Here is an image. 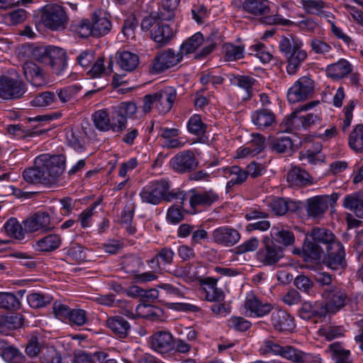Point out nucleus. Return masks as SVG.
<instances>
[{
	"instance_id": "31",
	"label": "nucleus",
	"mask_w": 363,
	"mask_h": 363,
	"mask_svg": "<svg viewBox=\"0 0 363 363\" xmlns=\"http://www.w3.org/2000/svg\"><path fill=\"white\" fill-rule=\"evenodd\" d=\"M287 182L291 186H303L311 184V177L304 169L294 167L287 174Z\"/></svg>"
},
{
	"instance_id": "61",
	"label": "nucleus",
	"mask_w": 363,
	"mask_h": 363,
	"mask_svg": "<svg viewBox=\"0 0 363 363\" xmlns=\"http://www.w3.org/2000/svg\"><path fill=\"white\" fill-rule=\"evenodd\" d=\"M301 3L305 11L313 15H318L325 6L322 0H301Z\"/></svg>"
},
{
	"instance_id": "12",
	"label": "nucleus",
	"mask_w": 363,
	"mask_h": 363,
	"mask_svg": "<svg viewBox=\"0 0 363 363\" xmlns=\"http://www.w3.org/2000/svg\"><path fill=\"white\" fill-rule=\"evenodd\" d=\"M199 291L205 300L211 302H220L224 300L225 294L217 287V279L212 277H201L199 279Z\"/></svg>"
},
{
	"instance_id": "13",
	"label": "nucleus",
	"mask_w": 363,
	"mask_h": 363,
	"mask_svg": "<svg viewBox=\"0 0 363 363\" xmlns=\"http://www.w3.org/2000/svg\"><path fill=\"white\" fill-rule=\"evenodd\" d=\"M257 257L258 261L264 265H273L284 257V250L282 247L277 245L275 242L268 241L264 247L258 251Z\"/></svg>"
},
{
	"instance_id": "37",
	"label": "nucleus",
	"mask_w": 363,
	"mask_h": 363,
	"mask_svg": "<svg viewBox=\"0 0 363 363\" xmlns=\"http://www.w3.org/2000/svg\"><path fill=\"white\" fill-rule=\"evenodd\" d=\"M150 35L154 41L164 45L172 38L173 32L168 25L158 21L157 25L151 29Z\"/></svg>"
},
{
	"instance_id": "3",
	"label": "nucleus",
	"mask_w": 363,
	"mask_h": 363,
	"mask_svg": "<svg viewBox=\"0 0 363 363\" xmlns=\"http://www.w3.org/2000/svg\"><path fill=\"white\" fill-rule=\"evenodd\" d=\"M32 56L36 61L50 66L58 77L65 78L69 76L67 55L62 48L55 46L37 47L33 50Z\"/></svg>"
},
{
	"instance_id": "28",
	"label": "nucleus",
	"mask_w": 363,
	"mask_h": 363,
	"mask_svg": "<svg viewBox=\"0 0 363 363\" xmlns=\"http://www.w3.org/2000/svg\"><path fill=\"white\" fill-rule=\"evenodd\" d=\"M23 74L26 79L33 86H40L44 83V76L41 69L34 62L28 61L23 65Z\"/></svg>"
},
{
	"instance_id": "43",
	"label": "nucleus",
	"mask_w": 363,
	"mask_h": 363,
	"mask_svg": "<svg viewBox=\"0 0 363 363\" xmlns=\"http://www.w3.org/2000/svg\"><path fill=\"white\" fill-rule=\"evenodd\" d=\"M343 206L353 211L359 218H363V199L357 194H350L345 196Z\"/></svg>"
},
{
	"instance_id": "54",
	"label": "nucleus",
	"mask_w": 363,
	"mask_h": 363,
	"mask_svg": "<svg viewBox=\"0 0 363 363\" xmlns=\"http://www.w3.org/2000/svg\"><path fill=\"white\" fill-rule=\"evenodd\" d=\"M18 298L12 293L0 292V308L7 310H16L20 308Z\"/></svg>"
},
{
	"instance_id": "58",
	"label": "nucleus",
	"mask_w": 363,
	"mask_h": 363,
	"mask_svg": "<svg viewBox=\"0 0 363 363\" xmlns=\"http://www.w3.org/2000/svg\"><path fill=\"white\" fill-rule=\"evenodd\" d=\"M126 123V119L113 109L111 116L110 130H112L113 133H121L125 129Z\"/></svg>"
},
{
	"instance_id": "16",
	"label": "nucleus",
	"mask_w": 363,
	"mask_h": 363,
	"mask_svg": "<svg viewBox=\"0 0 363 363\" xmlns=\"http://www.w3.org/2000/svg\"><path fill=\"white\" fill-rule=\"evenodd\" d=\"M24 230L28 233L40 230L47 231L52 228L50 223V216L45 211H38L33 216L27 218L24 222Z\"/></svg>"
},
{
	"instance_id": "56",
	"label": "nucleus",
	"mask_w": 363,
	"mask_h": 363,
	"mask_svg": "<svg viewBox=\"0 0 363 363\" xmlns=\"http://www.w3.org/2000/svg\"><path fill=\"white\" fill-rule=\"evenodd\" d=\"M244 48L231 43H227L223 46V52L228 61L238 60L243 57Z\"/></svg>"
},
{
	"instance_id": "21",
	"label": "nucleus",
	"mask_w": 363,
	"mask_h": 363,
	"mask_svg": "<svg viewBox=\"0 0 363 363\" xmlns=\"http://www.w3.org/2000/svg\"><path fill=\"white\" fill-rule=\"evenodd\" d=\"M177 91L173 87H167L155 93L156 108L161 113L168 112L176 99Z\"/></svg>"
},
{
	"instance_id": "33",
	"label": "nucleus",
	"mask_w": 363,
	"mask_h": 363,
	"mask_svg": "<svg viewBox=\"0 0 363 363\" xmlns=\"http://www.w3.org/2000/svg\"><path fill=\"white\" fill-rule=\"evenodd\" d=\"M189 200L192 208L197 206H211L218 200V195L213 190H209L195 193L189 197Z\"/></svg>"
},
{
	"instance_id": "10",
	"label": "nucleus",
	"mask_w": 363,
	"mask_h": 363,
	"mask_svg": "<svg viewBox=\"0 0 363 363\" xmlns=\"http://www.w3.org/2000/svg\"><path fill=\"white\" fill-rule=\"evenodd\" d=\"M313 81L311 78H300L288 91L289 101L294 104L307 99L313 94Z\"/></svg>"
},
{
	"instance_id": "62",
	"label": "nucleus",
	"mask_w": 363,
	"mask_h": 363,
	"mask_svg": "<svg viewBox=\"0 0 363 363\" xmlns=\"http://www.w3.org/2000/svg\"><path fill=\"white\" fill-rule=\"evenodd\" d=\"M188 129L190 133L196 135H201L205 133L206 125L202 122L201 118L195 115L190 118L188 123Z\"/></svg>"
},
{
	"instance_id": "64",
	"label": "nucleus",
	"mask_w": 363,
	"mask_h": 363,
	"mask_svg": "<svg viewBox=\"0 0 363 363\" xmlns=\"http://www.w3.org/2000/svg\"><path fill=\"white\" fill-rule=\"evenodd\" d=\"M295 286L301 291L309 294L312 289L313 281L305 275H299L294 279Z\"/></svg>"
},
{
	"instance_id": "23",
	"label": "nucleus",
	"mask_w": 363,
	"mask_h": 363,
	"mask_svg": "<svg viewBox=\"0 0 363 363\" xmlns=\"http://www.w3.org/2000/svg\"><path fill=\"white\" fill-rule=\"evenodd\" d=\"M152 348L160 353H166L173 348V337L165 331L155 333L150 338Z\"/></svg>"
},
{
	"instance_id": "49",
	"label": "nucleus",
	"mask_w": 363,
	"mask_h": 363,
	"mask_svg": "<svg viewBox=\"0 0 363 363\" xmlns=\"http://www.w3.org/2000/svg\"><path fill=\"white\" fill-rule=\"evenodd\" d=\"M349 145L357 152L363 150V124L356 125L350 133Z\"/></svg>"
},
{
	"instance_id": "51",
	"label": "nucleus",
	"mask_w": 363,
	"mask_h": 363,
	"mask_svg": "<svg viewBox=\"0 0 363 363\" xmlns=\"http://www.w3.org/2000/svg\"><path fill=\"white\" fill-rule=\"evenodd\" d=\"M233 84L236 85L243 89L247 93V97L245 99H250L252 95V86L255 83V79L244 75H238L231 79Z\"/></svg>"
},
{
	"instance_id": "48",
	"label": "nucleus",
	"mask_w": 363,
	"mask_h": 363,
	"mask_svg": "<svg viewBox=\"0 0 363 363\" xmlns=\"http://www.w3.org/2000/svg\"><path fill=\"white\" fill-rule=\"evenodd\" d=\"M269 147L277 153H286L292 150L293 143L289 137H277L271 140Z\"/></svg>"
},
{
	"instance_id": "1",
	"label": "nucleus",
	"mask_w": 363,
	"mask_h": 363,
	"mask_svg": "<svg viewBox=\"0 0 363 363\" xmlns=\"http://www.w3.org/2000/svg\"><path fill=\"white\" fill-rule=\"evenodd\" d=\"M65 167L63 155H41L35 160L33 167L23 171V177L30 184H49L62 174Z\"/></svg>"
},
{
	"instance_id": "36",
	"label": "nucleus",
	"mask_w": 363,
	"mask_h": 363,
	"mask_svg": "<svg viewBox=\"0 0 363 363\" xmlns=\"http://www.w3.org/2000/svg\"><path fill=\"white\" fill-rule=\"evenodd\" d=\"M225 177H231L227 182L226 189H230L234 185L243 183L247 179V173L238 166L227 167L223 169Z\"/></svg>"
},
{
	"instance_id": "60",
	"label": "nucleus",
	"mask_w": 363,
	"mask_h": 363,
	"mask_svg": "<svg viewBox=\"0 0 363 363\" xmlns=\"http://www.w3.org/2000/svg\"><path fill=\"white\" fill-rule=\"evenodd\" d=\"M113 108L126 120L127 118L131 117L137 111L136 105L130 101L121 102L118 105L113 106Z\"/></svg>"
},
{
	"instance_id": "52",
	"label": "nucleus",
	"mask_w": 363,
	"mask_h": 363,
	"mask_svg": "<svg viewBox=\"0 0 363 363\" xmlns=\"http://www.w3.org/2000/svg\"><path fill=\"white\" fill-rule=\"evenodd\" d=\"M329 350L337 363H351L350 360V350H345L339 343L334 342L330 344L329 345Z\"/></svg>"
},
{
	"instance_id": "30",
	"label": "nucleus",
	"mask_w": 363,
	"mask_h": 363,
	"mask_svg": "<svg viewBox=\"0 0 363 363\" xmlns=\"http://www.w3.org/2000/svg\"><path fill=\"white\" fill-rule=\"evenodd\" d=\"M245 307L257 316H263L273 309L270 303H263L254 295L247 296L245 302Z\"/></svg>"
},
{
	"instance_id": "46",
	"label": "nucleus",
	"mask_w": 363,
	"mask_h": 363,
	"mask_svg": "<svg viewBox=\"0 0 363 363\" xmlns=\"http://www.w3.org/2000/svg\"><path fill=\"white\" fill-rule=\"evenodd\" d=\"M82 87L77 84L68 86L56 91V96L62 104H66L73 101L81 91Z\"/></svg>"
},
{
	"instance_id": "41",
	"label": "nucleus",
	"mask_w": 363,
	"mask_h": 363,
	"mask_svg": "<svg viewBox=\"0 0 363 363\" xmlns=\"http://www.w3.org/2000/svg\"><path fill=\"white\" fill-rule=\"evenodd\" d=\"M94 126L100 131L110 130L111 116L107 109H101L95 111L92 115Z\"/></svg>"
},
{
	"instance_id": "39",
	"label": "nucleus",
	"mask_w": 363,
	"mask_h": 363,
	"mask_svg": "<svg viewBox=\"0 0 363 363\" xmlns=\"http://www.w3.org/2000/svg\"><path fill=\"white\" fill-rule=\"evenodd\" d=\"M117 63L124 71L132 72L139 64L138 56L129 51H123L118 53Z\"/></svg>"
},
{
	"instance_id": "6",
	"label": "nucleus",
	"mask_w": 363,
	"mask_h": 363,
	"mask_svg": "<svg viewBox=\"0 0 363 363\" xmlns=\"http://www.w3.org/2000/svg\"><path fill=\"white\" fill-rule=\"evenodd\" d=\"M323 297L325 300V303H323V308L326 315L337 313L350 301L346 291L337 286L326 289L323 293Z\"/></svg>"
},
{
	"instance_id": "44",
	"label": "nucleus",
	"mask_w": 363,
	"mask_h": 363,
	"mask_svg": "<svg viewBox=\"0 0 363 363\" xmlns=\"http://www.w3.org/2000/svg\"><path fill=\"white\" fill-rule=\"evenodd\" d=\"M203 42V38L202 34L197 33L182 43L179 52L182 54V57L184 55L192 53L202 45Z\"/></svg>"
},
{
	"instance_id": "35",
	"label": "nucleus",
	"mask_w": 363,
	"mask_h": 363,
	"mask_svg": "<svg viewBox=\"0 0 363 363\" xmlns=\"http://www.w3.org/2000/svg\"><path fill=\"white\" fill-rule=\"evenodd\" d=\"M253 123L260 129H264L272 125L275 123L274 113L266 108H262L255 111L252 114Z\"/></svg>"
},
{
	"instance_id": "20",
	"label": "nucleus",
	"mask_w": 363,
	"mask_h": 363,
	"mask_svg": "<svg viewBox=\"0 0 363 363\" xmlns=\"http://www.w3.org/2000/svg\"><path fill=\"white\" fill-rule=\"evenodd\" d=\"M198 268L191 263H186L184 265H176L169 270L168 273L172 276L182 279L188 283L199 281L201 277L199 276Z\"/></svg>"
},
{
	"instance_id": "38",
	"label": "nucleus",
	"mask_w": 363,
	"mask_h": 363,
	"mask_svg": "<svg viewBox=\"0 0 363 363\" xmlns=\"http://www.w3.org/2000/svg\"><path fill=\"white\" fill-rule=\"evenodd\" d=\"M323 250L320 246L307 238L303 243L302 253L306 262L319 261L323 254Z\"/></svg>"
},
{
	"instance_id": "11",
	"label": "nucleus",
	"mask_w": 363,
	"mask_h": 363,
	"mask_svg": "<svg viewBox=\"0 0 363 363\" xmlns=\"http://www.w3.org/2000/svg\"><path fill=\"white\" fill-rule=\"evenodd\" d=\"M182 58V54L179 51L175 52L171 49L161 51L155 57L152 69L157 73L163 72L177 65Z\"/></svg>"
},
{
	"instance_id": "14",
	"label": "nucleus",
	"mask_w": 363,
	"mask_h": 363,
	"mask_svg": "<svg viewBox=\"0 0 363 363\" xmlns=\"http://www.w3.org/2000/svg\"><path fill=\"white\" fill-rule=\"evenodd\" d=\"M240 239L239 232L228 226L219 227L212 233V240L218 245L225 247H231L235 245Z\"/></svg>"
},
{
	"instance_id": "57",
	"label": "nucleus",
	"mask_w": 363,
	"mask_h": 363,
	"mask_svg": "<svg viewBox=\"0 0 363 363\" xmlns=\"http://www.w3.org/2000/svg\"><path fill=\"white\" fill-rule=\"evenodd\" d=\"M52 298L39 293H33L28 296L27 301L32 308H42L50 303Z\"/></svg>"
},
{
	"instance_id": "18",
	"label": "nucleus",
	"mask_w": 363,
	"mask_h": 363,
	"mask_svg": "<svg viewBox=\"0 0 363 363\" xmlns=\"http://www.w3.org/2000/svg\"><path fill=\"white\" fill-rule=\"evenodd\" d=\"M269 321L274 329L279 332L289 331L294 327L293 317L281 309H272Z\"/></svg>"
},
{
	"instance_id": "26",
	"label": "nucleus",
	"mask_w": 363,
	"mask_h": 363,
	"mask_svg": "<svg viewBox=\"0 0 363 363\" xmlns=\"http://www.w3.org/2000/svg\"><path fill=\"white\" fill-rule=\"evenodd\" d=\"M308 236L311 238V239L318 245L321 243L326 245L327 250L328 247H333V243L340 242L335 240V236L331 230L323 228H313L308 234Z\"/></svg>"
},
{
	"instance_id": "32",
	"label": "nucleus",
	"mask_w": 363,
	"mask_h": 363,
	"mask_svg": "<svg viewBox=\"0 0 363 363\" xmlns=\"http://www.w3.org/2000/svg\"><path fill=\"white\" fill-rule=\"evenodd\" d=\"M327 210L326 201L320 196H314L307 200L306 211L310 217L322 218Z\"/></svg>"
},
{
	"instance_id": "27",
	"label": "nucleus",
	"mask_w": 363,
	"mask_h": 363,
	"mask_svg": "<svg viewBox=\"0 0 363 363\" xmlns=\"http://www.w3.org/2000/svg\"><path fill=\"white\" fill-rule=\"evenodd\" d=\"M352 71V65L346 60L341 59L338 62L327 67L328 77L333 79H340Z\"/></svg>"
},
{
	"instance_id": "42",
	"label": "nucleus",
	"mask_w": 363,
	"mask_h": 363,
	"mask_svg": "<svg viewBox=\"0 0 363 363\" xmlns=\"http://www.w3.org/2000/svg\"><path fill=\"white\" fill-rule=\"evenodd\" d=\"M174 256V252L173 250L168 247H164L161 249L156 256L153 257L151 260L148 261L149 266L156 270L160 269V262L159 259L162 260L163 264H169L172 262Z\"/></svg>"
},
{
	"instance_id": "45",
	"label": "nucleus",
	"mask_w": 363,
	"mask_h": 363,
	"mask_svg": "<svg viewBox=\"0 0 363 363\" xmlns=\"http://www.w3.org/2000/svg\"><path fill=\"white\" fill-rule=\"evenodd\" d=\"M6 233L12 238L22 240L24 238V226L22 227L18 221L13 218L9 219L4 225Z\"/></svg>"
},
{
	"instance_id": "22",
	"label": "nucleus",
	"mask_w": 363,
	"mask_h": 363,
	"mask_svg": "<svg viewBox=\"0 0 363 363\" xmlns=\"http://www.w3.org/2000/svg\"><path fill=\"white\" fill-rule=\"evenodd\" d=\"M319 104L318 101H314L307 103L303 106H299L296 111L286 116L280 125L281 131L292 132L300 127L299 116L298 113L303 111H307L315 107Z\"/></svg>"
},
{
	"instance_id": "4",
	"label": "nucleus",
	"mask_w": 363,
	"mask_h": 363,
	"mask_svg": "<svg viewBox=\"0 0 363 363\" xmlns=\"http://www.w3.org/2000/svg\"><path fill=\"white\" fill-rule=\"evenodd\" d=\"M169 186L166 181L155 182L145 186L140 194L143 202L157 205L162 199L167 201L178 200V203L183 206L187 200V194L183 191H169Z\"/></svg>"
},
{
	"instance_id": "50",
	"label": "nucleus",
	"mask_w": 363,
	"mask_h": 363,
	"mask_svg": "<svg viewBox=\"0 0 363 363\" xmlns=\"http://www.w3.org/2000/svg\"><path fill=\"white\" fill-rule=\"evenodd\" d=\"M61 243V238L56 234L47 235L37 242L39 250L44 252L54 250L59 247Z\"/></svg>"
},
{
	"instance_id": "25",
	"label": "nucleus",
	"mask_w": 363,
	"mask_h": 363,
	"mask_svg": "<svg viewBox=\"0 0 363 363\" xmlns=\"http://www.w3.org/2000/svg\"><path fill=\"white\" fill-rule=\"evenodd\" d=\"M106 325L116 336L120 338L126 337L130 330V323L125 318L120 315L108 318Z\"/></svg>"
},
{
	"instance_id": "63",
	"label": "nucleus",
	"mask_w": 363,
	"mask_h": 363,
	"mask_svg": "<svg viewBox=\"0 0 363 363\" xmlns=\"http://www.w3.org/2000/svg\"><path fill=\"white\" fill-rule=\"evenodd\" d=\"M228 325L230 328L240 332L246 331L251 327V323L242 317H232L228 320Z\"/></svg>"
},
{
	"instance_id": "19",
	"label": "nucleus",
	"mask_w": 363,
	"mask_h": 363,
	"mask_svg": "<svg viewBox=\"0 0 363 363\" xmlns=\"http://www.w3.org/2000/svg\"><path fill=\"white\" fill-rule=\"evenodd\" d=\"M328 257L325 260L327 266L333 270L344 269L345 266V250L342 245L333 243V246L328 247Z\"/></svg>"
},
{
	"instance_id": "53",
	"label": "nucleus",
	"mask_w": 363,
	"mask_h": 363,
	"mask_svg": "<svg viewBox=\"0 0 363 363\" xmlns=\"http://www.w3.org/2000/svg\"><path fill=\"white\" fill-rule=\"evenodd\" d=\"M55 101L56 94L48 91L36 95L30 104L35 107H45L52 105Z\"/></svg>"
},
{
	"instance_id": "9",
	"label": "nucleus",
	"mask_w": 363,
	"mask_h": 363,
	"mask_svg": "<svg viewBox=\"0 0 363 363\" xmlns=\"http://www.w3.org/2000/svg\"><path fill=\"white\" fill-rule=\"evenodd\" d=\"M174 172L184 174L191 172L199 166V161L191 150H185L175 155L169 161Z\"/></svg>"
},
{
	"instance_id": "24",
	"label": "nucleus",
	"mask_w": 363,
	"mask_h": 363,
	"mask_svg": "<svg viewBox=\"0 0 363 363\" xmlns=\"http://www.w3.org/2000/svg\"><path fill=\"white\" fill-rule=\"evenodd\" d=\"M301 318L308 320L313 318H322L326 315L323 303L319 301H306L298 311Z\"/></svg>"
},
{
	"instance_id": "40",
	"label": "nucleus",
	"mask_w": 363,
	"mask_h": 363,
	"mask_svg": "<svg viewBox=\"0 0 363 363\" xmlns=\"http://www.w3.org/2000/svg\"><path fill=\"white\" fill-rule=\"evenodd\" d=\"M22 324V315L20 314L0 315V333H7L9 330L20 328Z\"/></svg>"
},
{
	"instance_id": "17",
	"label": "nucleus",
	"mask_w": 363,
	"mask_h": 363,
	"mask_svg": "<svg viewBox=\"0 0 363 363\" xmlns=\"http://www.w3.org/2000/svg\"><path fill=\"white\" fill-rule=\"evenodd\" d=\"M232 4L236 8L255 16L264 15L269 11L266 0H233Z\"/></svg>"
},
{
	"instance_id": "2",
	"label": "nucleus",
	"mask_w": 363,
	"mask_h": 363,
	"mask_svg": "<svg viewBox=\"0 0 363 363\" xmlns=\"http://www.w3.org/2000/svg\"><path fill=\"white\" fill-rule=\"evenodd\" d=\"M303 41L296 35H282L279 42V49L286 60V72L295 74L307 60L308 53L303 49Z\"/></svg>"
},
{
	"instance_id": "29",
	"label": "nucleus",
	"mask_w": 363,
	"mask_h": 363,
	"mask_svg": "<svg viewBox=\"0 0 363 363\" xmlns=\"http://www.w3.org/2000/svg\"><path fill=\"white\" fill-rule=\"evenodd\" d=\"M270 234L272 242L281 244L285 247L291 245L295 240L294 233L282 225L273 226Z\"/></svg>"
},
{
	"instance_id": "55",
	"label": "nucleus",
	"mask_w": 363,
	"mask_h": 363,
	"mask_svg": "<svg viewBox=\"0 0 363 363\" xmlns=\"http://www.w3.org/2000/svg\"><path fill=\"white\" fill-rule=\"evenodd\" d=\"M283 346L272 340H264L259 349L262 355H281Z\"/></svg>"
},
{
	"instance_id": "5",
	"label": "nucleus",
	"mask_w": 363,
	"mask_h": 363,
	"mask_svg": "<svg viewBox=\"0 0 363 363\" xmlns=\"http://www.w3.org/2000/svg\"><path fill=\"white\" fill-rule=\"evenodd\" d=\"M112 24L104 11L99 10L91 15V21L83 19L73 26L74 30L82 38L90 35L101 37L111 30Z\"/></svg>"
},
{
	"instance_id": "59",
	"label": "nucleus",
	"mask_w": 363,
	"mask_h": 363,
	"mask_svg": "<svg viewBox=\"0 0 363 363\" xmlns=\"http://www.w3.org/2000/svg\"><path fill=\"white\" fill-rule=\"evenodd\" d=\"M137 26L138 22L134 16L131 15L124 21L122 27V33L127 40L133 39L135 38V33Z\"/></svg>"
},
{
	"instance_id": "15",
	"label": "nucleus",
	"mask_w": 363,
	"mask_h": 363,
	"mask_svg": "<svg viewBox=\"0 0 363 363\" xmlns=\"http://www.w3.org/2000/svg\"><path fill=\"white\" fill-rule=\"evenodd\" d=\"M294 363H321L320 359L311 353L305 352L293 346H284L280 355Z\"/></svg>"
},
{
	"instance_id": "8",
	"label": "nucleus",
	"mask_w": 363,
	"mask_h": 363,
	"mask_svg": "<svg viewBox=\"0 0 363 363\" xmlns=\"http://www.w3.org/2000/svg\"><path fill=\"white\" fill-rule=\"evenodd\" d=\"M40 19L47 28L55 30L64 28L67 16L62 6L48 4L43 7Z\"/></svg>"
},
{
	"instance_id": "34",
	"label": "nucleus",
	"mask_w": 363,
	"mask_h": 363,
	"mask_svg": "<svg viewBox=\"0 0 363 363\" xmlns=\"http://www.w3.org/2000/svg\"><path fill=\"white\" fill-rule=\"evenodd\" d=\"M269 206L276 215L282 216L288 211L293 212L298 209L299 203L291 200L276 198L271 200Z\"/></svg>"
},
{
	"instance_id": "7",
	"label": "nucleus",
	"mask_w": 363,
	"mask_h": 363,
	"mask_svg": "<svg viewBox=\"0 0 363 363\" xmlns=\"http://www.w3.org/2000/svg\"><path fill=\"white\" fill-rule=\"evenodd\" d=\"M26 91V84L19 77L3 76L0 78V98L4 100L17 99L23 97Z\"/></svg>"
},
{
	"instance_id": "47",
	"label": "nucleus",
	"mask_w": 363,
	"mask_h": 363,
	"mask_svg": "<svg viewBox=\"0 0 363 363\" xmlns=\"http://www.w3.org/2000/svg\"><path fill=\"white\" fill-rule=\"evenodd\" d=\"M141 264L142 261L140 258L133 255L127 256L121 262V270L128 275L134 276L135 278Z\"/></svg>"
}]
</instances>
